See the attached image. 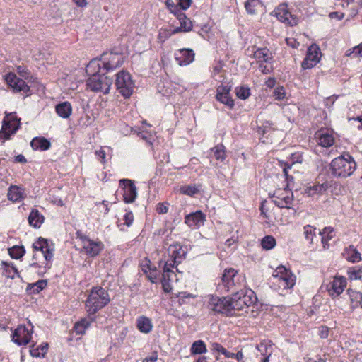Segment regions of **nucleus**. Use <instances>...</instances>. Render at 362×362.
I'll list each match as a JSON object with an SVG mask.
<instances>
[{
  "label": "nucleus",
  "instance_id": "nucleus-1",
  "mask_svg": "<svg viewBox=\"0 0 362 362\" xmlns=\"http://www.w3.org/2000/svg\"><path fill=\"white\" fill-rule=\"evenodd\" d=\"M33 249L45 253L44 261L33 262L30 264V267L37 269L36 272L39 275H42L47 269L50 268V262L54 256V245L40 237L33 243Z\"/></svg>",
  "mask_w": 362,
  "mask_h": 362
},
{
  "label": "nucleus",
  "instance_id": "nucleus-2",
  "mask_svg": "<svg viewBox=\"0 0 362 362\" xmlns=\"http://www.w3.org/2000/svg\"><path fill=\"white\" fill-rule=\"evenodd\" d=\"M356 169V163L349 153L335 158L329 164L331 174L337 178H346L351 176Z\"/></svg>",
  "mask_w": 362,
  "mask_h": 362
},
{
  "label": "nucleus",
  "instance_id": "nucleus-3",
  "mask_svg": "<svg viewBox=\"0 0 362 362\" xmlns=\"http://www.w3.org/2000/svg\"><path fill=\"white\" fill-rule=\"evenodd\" d=\"M110 302V297L107 291L101 287H93L86 301V308L88 314L94 315Z\"/></svg>",
  "mask_w": 362,
  "mask_h": 362
},
{
  "label": "nucleus",
  "instance_id": "nucleus-4",
  "mask_svg": "<svg viewBox=\"0 0 362 362\" xmlns=\"http://www.w3.org/2000/svg\"><path fill=\"white\" fill-rule=\"evenodd\" d=\"M230 300L235 315L236 310H244L255 304L257 298L252 290L245 288L234 293Z\"/></svg>",
  "mask_w": 362,
  "mask_h": 362
},
{
  "label": "nucleus",
  "instance_id": "nucleus-5",
  "mask_svg": "<svg viewBox=\"0 0 362 362\" xmlns=\"http://www.w3.org/2000/svg\"><path fill=\"white\" fill-rule=\"evenodd\" d=\"M221 281L228 291H235L237 288L244 286L245 284V277L238 274L237 271L233 268L225 269L221 277Z\"/></svg>",
  "mask_w": 362,
  "mask_h": 362
},
{
  "label": "nucleus",
  "instance_id": "nucleus-6",
  "mask_svg": "<svg viewBox=\"0 0 362 362\" xmlns=\"http://www.w3.org/2000/svg\"><path fill=\"white\" fill-rule=\"evenodd\" d=\"M112 79L105 74L93 75L87 80V86L94 92H103L104 94L109 93Z\"/></svg>",
  "mask_w": 362,
  "mask_h": 362
},
{
  "label": "nucleus",
  "instance_id": "nucleus-7",
  "mask_svg": "<svg viewBox=\"0 0 362 362\" xmlns=\"http://www.w3.org/2000/svg\"><path fill=\"white\" fill-rule=\"evenodd\" d=\"M115 85L117 90L124 98L130 97L134 91V83L131 75L125 71H120L117 74Z\"/></svg>",
  "mask_w": 362,
  "mask_h": 362
},
{
  "label": "nucleus",
  "instance_id": "nucleus-8",
  "mask_svg": "<svg viewBox=\"0 0 362 362\" xmlns=\"http://www.w3.org/2000/svg\"><path fill=\"white\" fill-rule=\"evenodd\" d=\"M208 307L210 310L226 315H233L230 298L211 296L209 298Z\"/></svg>",
  "mask_w": 362,
  "mask_h": 362
},
{
  "label": "nucleus",
  "instance_id": "nucleus-9",
  "mask_svg": "<svg viewBox=\"0 0 362 362\" xmlns=\"http://www.w3.org/2000/svg\"><path fill=\"white\" fill-rule=\"evenodd\" d=\"M103 68L107 71H113L124 63V57L120 51L114 50L105 52L103 54Z\"/></svg>",
  "mask_w": 362,
  "mask_h": 362
},
{
  "label": "nucleus",
  "instance_id": "nucleus-10",
  "mask_svg": "<svg viewBox=\"0 0 362 362\" xmlns=\"http://www.w3.org/2000/svg\"><path fill=\"white\" fill-rule=\"evenodd\" d=\"M273 276L278 278L279 284L284 288H292L296 282V276L291 271L287 269L284 266H279L275 270Z\"/></svg>",
  "mask_w": 362,
  "mask_h": 362
},
{
  "label": "nucleus",
  "instance_id": "nucleus-11",
  "mask_svg": "<svg viewBox=\"0 0 362 362\" xmlns=\"http://www.w3.org/2000/svg\"><path fill=\"white\" fill-rule=\"evenodd\" d=\"M78 236L83 243V250L84 252L89 257H94L100 254L104 247V245L100 241H94L86 235H82L78 233Z\"/></svg>",
  "mask_w": 362,
  "mask_h": 362
},
{
  "label": "nucleus",
  "instance_id": "nucleus-12",
  "mask_svg": "<svg viewBox=\"0 0 362 362\" xmlns=\"http://www.w3.org/2000/svg\"><path fill=\"white\" fill-rule=\"evenodd\" d=\"M272 198V202L279 208L290 209L293 201V192L286 189L276 190Z\"/></svg>",
  "mask_w": 362,
  "mask_h": 362
},
{
  "label": "nucleus",
  "instance_id": "nucleus-13",
  "mask_svg": "<svg viewBox=\"0 0 362 362\" xmlns=\"http://www.w3.org/2000/svg\"><path fill=\"white\" fill-rule=\"evenodd\" d=\"M5 80L6 83L13 89L16 93H21L23 95L25 94L29 95L30 87L21 78L16 76L13 73H8L6 75Z\"/></svg>",
  "mask_w": 362,
  "mask_h": 362
},
{
  "label": "nucleus",
  "instance_id": "nucleus-14",
  "mask_svg": "<svg viewBox=\"0 0 362 362\" xmlns=\"http://www.w3.org/2000/svg\"><path fill=\"white\" fill-rule=\"evenodd\" d=\"M272 13L276 16L280 21L291 26L296 25L298 23V18L288 11L287 5L285 4H280L272 11Z\"/></svg>",
  "mask_w": 362,
  "mask_h": 362
},
{
  "label": "nucleus",
  "instance_id": "nucleus-15",
  "mask_svg": "<svg viewBox=\"0 0 362 362\" xmlns=\"http://www.w3.org/2000/svg\"><path fill=\"white\" fill-rule=\"evenodd\" d=\"M322 54L319 47H308L307 54L302 62L303 69H309L315 66L321 58Z\"/></svg>",
  "mask_w": 362,
  "mask_h": 362
},
{
  "label": "nucleus",
  "instance_id": "nucleus-16",
  "mask_svg": "<svg viewBox=\"0 0 362 362\" xmlns=\"http://www.w3.org/2000/svg\"><path fill=\"white\" fill-rule=\"evenodd\" d=\"M119 186L123 190L124 202L132 203L137 197V190L134 182L128 179H122L119 180Z\"/></svg>",
  "mask_w": 362,
  "mask_h": 362
},
{
  "label": "nucleus",
  "instance_id": "nucleus-17",
  "mask_svg": "<svg viewBox=\"0 0 362 362\" xmlns=\"http://www.w3.org/2000/svg\"><path fill=\"white\" fill-rule=\"evenodd\" d=\"M346 278L342 276H336L327 286V291L332 298H334L342 293L344 288L346 287Z\"/></svg>",
  "mask_w": 362,
  "mask_h": 362
},
{
  "label": "nucleus",
  "instance_id": "nucleus-18",
  "mask_svg": "<svg viewBox=\"0 0 362 362\" xmlns=\"http://www.w3.org/2000/svg\"><path fill=\"white\" fill-rule=\"evenodd\" d=\"M32 332L24 325H19L12 334V341L18 346L28 344L31 339Z\"/></svg>",
  "mask_w": 362,
  "mask_h": 362
},
{
  "label": "nucleus",
  "instance_id": "nucleus-19",
  "mask_svg": "<svg viewBox=\"0 0 362 362\" xmlns=\"http://www.w3.org/2000/svg\"><path fill=\"white\" fill-rule=\"evenodd\" d=\"M174 55L178 65L186 66L194 61L195 54L192 49L184 47L177 50Z\"/></svg>",
  "mask_w": 362,
  "mask_h": 362
},
{
  "label": "nucleus",
  "instance_id": "nucleus-20",
  "mask_svg": "<svg viewBox=\"0 0 362 362\" xmlns=\"http://www.w3.org/2000/svg\"><path fill=\"white\" fill-rule=\"evenodd\" d=\"M230 88L228 86L221 85L216 89V99L230 109L233 108L234 101L230 96Z\"/></svg>",
  "mask_w": 362,
  "mask_h": 362
},
{
  "label": "nucleus",
  "instance_id": "nucleus-21",
  "mask_svg": "<svg viewBox=\"0 0 362 362\" xmlns=\"http://www.w3.org/2000/svg\"><path fill=\"white\" fill-rule=\"evenodd\" d=\"M205 221L206 216L201 211L191 213L185 218V223L191 228H199L204 225Z\"/></svg>",
  "mask_w": 362,
  "mask_h": 362
},
{
  "label": "nucleus",
  "instance_id": "nucleus-22",
  "mask_svg": "<svg viewBox=\"0 0 362 362\" xmlns=\"http://www.w3.org/2000/svg\"><path fill=\"white\" fill-rule=\"evenodd\" d=\"M19 127L18 122H15L11 124V122L3 119L2 127L0 130V140L9 139L11 136L16 132Z\"/></svg>",
  "mask_w": 362,
  "mask_h": 362
},
{
  "label": "nucleus",
  "instance_id": "nucleus-23",
  "mask_svg": "<svg viewBox=\"0 0 362 362\" xmlns=\"http://www.w3.org/2000/svg\"><path fill=\"white\" fill-rule=\"evenodd\" d=\"M315 135L316 138L318 139V144L322 147H330L334 143V137L333 134L327 130L318 132Z\"/></svg>",
  "mask_w": 362,
  "mask_h": 362
},
{
  "label": "nucleus",
  "instance_id": "nucleus-24",
  "mask_svg": "<svg viewBox=\"0 0 362 362\" xmlns=\"http://www.w3.org/2000/svg\"><path fill=\"white\" fill-rule=\"evenodd\" d=\"M153 327L152 320L149 317L144 315H141L137 317L136 327L141 333H150L153 329Z\"/></svg>",
  "mask_w": 362,
  "mask_h": 362
},
{
  "label": "nucleus",
  "instance_id": "nucleus-25",
  "mask_svg": "<svg viewBox=\"0 0 362 362\" xmlns=\"http://www.w3.org/2000/svg\"><path fill=\"white\" fill-rule=\"evenodd\" d=\"M7 197L13 202H20L25 197V190L19 186L11 185L8 188Z\"/></svg>",
  "mask_w": 362,
  "mask_h": 362
},
{
  "label": "nucleus",
  "instance_id": "nucleus-26",
  "mask_svg": "<svg viewBox=\"0 0 362 362\" xmlns=\"http://www.w3.org/2000/svg\"><path fill=\"white\" fill-rule=\"evenodd\" d=\"M256 47H252V50H251V52L253 54L254 58L256 59L261 61V62H268L270 59L272 58V52L267 49V47H259L255 50L254 49Z\"/></svg>",
  "mask_w": 362,
  "mask_h": 362
},
{
  "label": "nucleus",
  "instance_id": "nucleus-27",
  "mask_svg": "<svg viewBox=\"0 0 362 362\" xmlns=\"http://www.w3.org/2000/svg\"><path fill=\"white\" fill-rule=\"evenodd\" d=\"M328 189V183L314 184L305 189V193L308 197L319 196L326 192Z\"/></svg>",
  "mask_w": 362,
  "mask_h": 362
},
{
  "label": "nucleus",
  "instance_id": "nucleus-28",
  "mask_svg": "<svg viewBox=\"0 0 362 362\" xmlns=\"http://www.w3.org/2000/svg\"><path fill=\"white\" fill-rule=\"evenodd\" d=\"M28 219L30 226L35 228H39L44 222L45 218L38 210L33 209Z\"/></svg>",
  "mask_w": 362,
  "mask_h": 362
},
{
  "label": "nucleus",
  "instance_id": "nucleus-29",
  "mask_svg": "<svg viewBox=\"0 0 362 362\" xmlns=\"http://www.w3.org/2000/svg\"><path fill=\"white\" fill-rule=\"evenodd\" d=\"M257 349L264 358L261 362H269V358L272 354V346L270 341L261 342L257 345Z\"/></svg>",
  "mask_w": 362,
  "mask_h": 362
},
{
  "label": "nucleus",
  "instance_id": "nucleus-30",
  "mask_svg": "<svg viewBox=\"0 0 362 362\" xmlns=\"http://www.w3.org/2000/svg\"><path fill=\"white\" fill-rule=\"evenodd\" d=\"M342 255L346 260L353 263L358 262L361 260L360 252L353 245L346 248Z\"/></svg>",
  "mask_w": 362,
  "mask_h": 362
},
{
  "label": "nucleus",
  "instance_id": "nucleus-31",
  "mask_svg": "<svg viewBox=\"0 0 362 362\" xmlns=\"http://www.w3.org/2000/svg\"><path fill=\"white\" fill-rule=\"evenodd\" d=\"M95 316L88 314L87 318H83L81 321L77 322L74 325V330L76 334H82L85 333L86 329L90 326V323L95 321Z\"/></svg>",
  "mask_w": 362,
  "mask_h": 362
},
{
  "label": "nucleus",
  "instance_id": "nucleus-32",
  "mask_svg": "<svg viewBox=\"0 0 362 362\" xmlns=\"http://www.w3.org/2000/svg\"><path fill=\"white\" fill-rule=\"evenodd\" d=\"M57 115L64 119L69 118L72 113V107L69 102H62L55 107Z\"/></svg>",
  "mask_w": 362,
  "mask_h": 362
},
{
  "label": "nucleus",
  "instance_id": "nucleus-33",
  "mask_svg": "<svg viewBox=\"0 0 362 362\" xmlns=\"http://www.w3.org/2000/svg\"><path fill=\"white\" fill-rule=\"evenodd\" d=\"M177 18L180 22V27L177 28L175 30V32H178V31L187 32V31L191 30V29L192 28V21L186 16V15L185 13H183L182 12H179L177 13Z\"/></svg>",
  "mask_w": 362,
  "mask_h": 362
},
{
  "label": "nucleus",
  "instance_id": "nucleus-34",
  "mask_svg": "<svg viewBox=\"0 0 362 362\" xmlns=\"http://www.w3.org/2000/svg\"><path fill=\"white\" fill-rule=\"evenodd\" d=\"M30 146L34 150L45 151L50 148V142L44 137H35L31 142Z\"/></svg>",
  "mask_w": 362,
  "mask_h": 362
},
{
  "label": "nucleus",
  "instance_id": "nucleus-35",
  "mask_svg": "<svg viewBox=\"0 0 362 362\" xmlns=\"http://www.w3.org/2000/svg\"><path fill=\"white\" fill-rule=\"evenodd\" d=\"M347 294L349 296L350 303L352 308H355L358 306L362 307V293L361 292L349 288L347 290Z\"/></svg>",
  "mask_w": 362,
  "mask_h": 362
},
{
  "label": "nucleus",
  "instance_id": "nucleus-36",
  "mask_svg": "<svg viewBox=\"0 0 362 362\" xmlns=\"http://www.w3.org/2000/svg\"><path fill=\"white\" fill-rule=\"evenodd\" d=\"M47 285L46 280H39L34 284H30L27 286V291L29 294L39 293Z\"/></svg>",
  "mask_w": 362,
  "mask_h": 362
},
{
  "label": "nucleus",
  "instance_id": "nucleus-37",
  "mask_svg": "<svg viewBox=\"0 0 362 362\" xmlns=\"http://www.w3.org/2000/svg\"><path fill=\"white\" fill-rule=\"evenodd\" d=\"M212 77L218 82L223 83L225 81V76L223 74V66L221 62L216 63L213 66Z\"/></svg>",
  "mask_w": 362,
  "mask_h": 362
},
{
  "label": "nucleus",
  "instance_id": "nucleus-38",
  "mask_svg": "<svg viewBox=\"0 0 362 362\" xmlns=\"http://www.w3.org/2000/svg\"><path fill=\"white\" fill-rule=\"evenodd\" d=\"M217 160L223 161L226 159V149L222 144H218L211 149Z\"/></svg>",
  "mask_w": 362,
  "mask_h": 362
},
{
  "label": "nucleus",
  "instance_id": "nucleus-39",
  "mask_svg": "<svg viewBox=\"0 0 362 362\" xmlns=\"http://www.w3.org/2000/svg\"><path fill=\"white\" fill-rule=\"evenodd\" d=\"M261 6L260 0H247L245 3V8L250 15L256 13L257 8Z\"/></svg>",
  "mask_w": 362,
  "mask_h": 362
},
{
  "label": "nucleus",
  "instance_id": "nucleus-40",
  "mask_svg": "<svg viewBox=\"0 0 362 362\" xmlns=\"http://www.w3.org/2000/svg\"><path fill=\"white\" fill-rule=\"evenodd\" d=\"M25 252V250L23 246L15 245L8 250V253L13 259H20L22 257Z\"/></svg>",
  "mask_w": 362,
  "mask_h": 362
},
{
  "label": "nucleus",
  "instance_id": "nucleus-41",
  "mask_svg": "<svg viewBox=\"0 0 362 362\" xmlns=\"http://www.w3.org/2000/svg\"><path fill=\"white\" fill-rule=\"evenodd\" d=\"M191 351L194 354H201L206 352V347L204 342L202 340H198L192 344Z\"/></svg>",
  "mask_w": 362,
  "mask_h": 362
},
{
  "label": "nucleus",
  "instance_id": "nucleus-42",
  "mask_svg": "<svg viewBox=\"0 0 362 362\" xmlns=\"http://www.w3.org/2000/svg\"><path fill=\"white\" fill-rule=\"evenodd\" d=\"M303 230L305 239L309 241L310 243H313V238L316 235V228L310 225H306L304 226Z\"/></svg>",
  "mask_w": 362,
  "mask_h": 362
},
{
  "label": "nucleus",
  "instance_id": "nucleus-43",
  "mask_svg": "<svg viewBox=\"0 0 362 362\" xmlns=\"http://www.w3.org/2000/svg\"><path fill=\"white\" fill-rule=\"evenodd\" d=\"M261 245L264 250H271L275 246L276 240L272 235H267L262 240Z\"/></svg>",
  "mask_w": 362,
  "mask_h": 362
},
{
  "label": "nucleus",
  "instance_id": "nucleus-44",
  "mask_svg": "<svg viewBox=\"0 0 362 362\" xmlns=\"http://www.w3.org/2000/svg\"><path fill=\"white\" fill-rule=\"evenodd\" d=\"M236 95L242 100H245L250 95V90L247 86H240L236 88Z\"/></svg>",
  "mask_w": 362,
  "mask_h": 362
},
{
  "label": "nucleus",
  "instance_id": "nucleus-45",
  "mask_svg": "<svg viewBox=\"0 0 362 362\" xmlns=\"http://www.w3.org/2000/svg\"><path fill=\"white\" fill-rule=\"evenodd\" d=\"M333 232V229L330 228H325L322 231H319V235H320L321 240L323 244L327 243L329 240L332 238V235L331 234Z\"/></svg>",
  "mask_w": 362,
  "mask_h": 362
},
{
  "label": "nucleus",
  "instance_id": "nucleus-46",
  "mask_svg": "<svg viewBox=\"0 0 362 362\" xmlns=\"http://www.w3.org/2000/svg\"><path fill=\"white\" fill-rule=\"evenodd\" d=\"M333 232V229L330 228H325L322 231H319V235H320L321 240L323 244L327 243L329 240L332 238V235L331 234Z\"/></svg>",
  "mask_w": 362,
  "mask_h": 362
},
{
  "label": "nucleus",
  "instance_id": "nucleus-47",
  "mask_svg": "<svg viewBox=\"0 0 362 362\" xmlns=\"http://www.w3.org/2000/svg\"><path fill=\"white\" fill-rule=\"evenodd\" d=\"M333 232V229L330 228H325L322 231H319V235H320L321 240L323 244L327 243L329 240L332 238V235L331 234Z\"/></svg>",
  "mask_w": 362,
  "mask_h": 362
},
{
  "label": "nucleus",
  "instance_id": "nucleus-48",
  "mask_svg": "<svg viewBox=\"0 0 362 362\" xmlns=\"http://www.w3.org/2000/svg\"><path fill=\"white\" fill-rule=\"evenodd\" d=\"M185 255V252L180 248L179 250H173L172 251L171 257L173 258L172 262L174 264H180L183 256Z\"/></svg>",
  "mask_w": 362,
  "mask_h": 362
},
{
  "label": "nucleus",
  "instance_id": "nucleus-49",
  "mask_svg": "<svg viewBox=\"0 0 362 362\" xmlns=\"http://www.w3.org/2000/svg\"><path fill=\"white\" fill-rule=\"evenodd\" d=\"M357 267L350 268L348 270V275L351 279H361L362 277V269Z\"/></svg>",
  "mask_w": 362,
  "mask_h": 362
},
{
  "label": "nucleus",
  "instance_id": "nucleus-50",
  "mask_svg": "<svg viewBox=\"0 0 362 362\" xmlns=\"http://www.w3.org/2000/svg\"><path fill=\"white\" fill-rule=\"evenodd\" d=\"M346 55L351 57H362V47H353L347 51Z\"/></svg>",
  "mask_w": 362,
  "mask_h": 362
},
{
  "label": "nucleus",
  "instance_id": "nucleus-51",
  "mask_svg": "<svg viewBox=\"0 0 362 362\" xmlns=\"http://www.w3.org/2000/svg\"><path fill=\"white\" fill-rule=\"evenodd\" d=\"M260 131H262L263 134L269 133L271 130L274 131L276 129V127H274V124L271 121H265L262 126L259 128Z\"/></svg>",
  "mask_w": 362,
  "mask_h": 362
},
{
  "label": "nucleus",
  "instance_id": "nucleus-52",
  "mask_svg": "<svg viewBox=\"0 0 362 362\" xmlns=\"http://www.w3.org/2000/svg\"><path fill=\"white\" fill-rule=\"evenodd\" d=\"M181 191L183 194L189 196H193L198 192L197 188L195 186L191 185L182 187Z\"/></svg>",
  "mask_w": 362,
  "mask_h": 362
},
{
  "label": "nucleus",
  "instance_id": "nucleus-53",
  "mask_svg": "<svg viewBox=\"0 0 362 362\" xmlns=\"http://www.w3.org/2000/svg\"><path fill=\"white\" fill-rule=\"evenodd\" d=\"M167 8L170 10L171 13H173L175 15L177 16L179 12H181L177 6L175 5L173 0H167L165 2Z\"/></svg>",
  "mask_w": 362,
  "mask_h": 362
},
{
  "label": "nucleus",
  "instance_id": "nucleus-54",
  "mask_svg": "<svg viewBox=\"0 0 362 362\" xmlns=\"http://www.w3.org/2000/svg\"><path fill=\"white\" fill-rule=\"evenodd\" d=\"M148 279L152 283H156L158 279V272L156 268L153 267L151 270H148V274H146Z\"/></svg>",
  "mask_w": 362,
  "mask_h": 362
},
{
  "label": "nucleus",
  "instance_id": "nucleus-55",
  "mask_svg": "<svg viewBox=\"0 0 362 362\" xmlns=\"http://www.w3.org/2000/svg\"><path fill=\"white\" fill-rule=\"evenodd\" d=\"M175 264H174L173 262L171 263V262H165V265L163 267V279H165L167 278L168 279H169V276H168V273L169 272H171V268H173L174 267Z\"/></svg>",
  "mask_w": 362,
  "mask_h": 362
},
{
  "label": "nucleus",
  "instance_id": "nucleus-56",
  "mask_svg": "<svg viewBox=\"0 0 362 362\" xmlns=\"http://www.w3.org/2000/svg\"><path fill=\"white\" fill-rule=\"evenodd\" d=\"M4 119L11 122V124H13L16 122H18L19 125L21 124V119L17 117L16 112L7 113Z\"/></svg>",
  "mask_w": 362,
  "mask_h": 362
},
{
  "label": "nucleus",
  "instance_id": "nucleus-57",
  "mask_svg": "<svg viewBox=\"0 0 362 362\" xmlns=\"http://www.w3.org/2000/svg\"><path fill=\"white\" fill-rule=\"evenodd\" d=\"M274 95L276 100H282L285 97V91L284 88L278 87L274 91Z\"/></svg>",
  "mask_w": 362,
  "mask_h": 362
},
{
  "label": "nucleus",
  "instance_id": "nucleus-58",
  "mask_svg": "<svg viewBox=\"0 0 362 362\" xmlns=\"http://www.w3.org/2000/svg\"><path fill=\"white\" fill-rule=\"evenodd\" d=\"M168 203H158L156 206V211L160 214H165L168 211Z\"/></svg>",
  "mask_w": 362,
  "mask_h": 362
},
{
  "label": "nucleus",
  "instance_id": "nucleus-59",
  "mask_svg": "<svg viewBox=\"0 0 362 362\" xmlns=\"http://www.w3.org/2000/svg\"><path fill=\"white\" fill-rule=\"evenodd\" d=\"M177 298H179V300L185 302L186 299L194 298L195 296L187 292H180L177 295Z\"/></svg>",
  "mask_w": 362,
  "mask_h": 362
},
{
  "label": "nucleus",
  "instance_id": "nucleus-60",
  "mask_svg": "<svg viewBox=\"0 0 362 362\" xmlns=\"http://www.w3.org/2000/svg\"><path fill=\"white\" fill-rule=\"evenodd\" d=\"M124 220L125 221V224L129 227L132 226L134 221V216L132 211L127 212L124 216Z\"/></svg>",
  "mask_w": 362,
  "mask_h": 362
},
{
  "label": "nucleus",
  "instance_id": "nucleus-61",
  "mask_svg": "<svg viewBox=\"0 0 362 362\" xmlns=\"http://www.w3.org/2000/svg\"><path fill=\"white\" fill-rule=\"evenodd\" d=\"M192 4V0H177V6L182 10H187Z\"/></svg>",
  "mask_w": 362,
  "mask_h": 362
},
{
  "label": "nucleus",
  "instance_id": "nucleus-62",
  "mask_svg": "<svg viewBox=\"0 0 362 362\" xmlns=\"http://www.w3.org/2000/svg\"><path fill=\"white\" fill-rule=\"evenodd\" d=\"M211 350L214 352L221 353L223 354L226 349L218 343H212Z\"/></svg>",
  "mask_w": 362,
  "mask_h": 362
},
{
  "label": "nucleus",
  "instance_id": "nucleus-63",
  "mask_svg": "<svg viewBox=\"0 0 362 362\" xmlns=\"http://www.w3.org/2000/svg\"><path fill=\"white\" fill-rule=\"evenodd\" d=\"M33 262H39V261H44V255L45 253L42 252H39L37 250H33Z\"/></svg>",
  "mask_w": 362,
  "mask_h": 362
},
{
  "label": "nucleus",
  "instance_id": "nucleus-64",
  "mask_svg": "<svg viewBox=\"0 0 362 362\" xmlns=\"http://www.w3.org/2000/svg\"><path fill=\"white\" fill-rule=\"evenodd\" d=\"M319 335L322 339H325L329 335V328L326 326H321L319 330Z\"/></svg>",
  "mask_w": 362,
  "mask_h": 362
}]
</instances>
